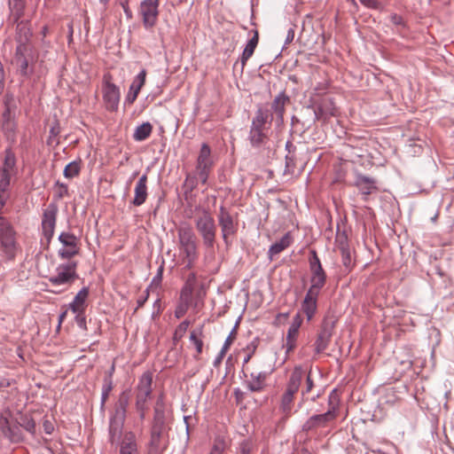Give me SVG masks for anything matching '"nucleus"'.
Instances as JSON below:
<instances>
[{
    "label": "nucleus",
    "instance_id": "1",
    "mask_svg": "<svg viewBox=\"0 0 454 454\" xmlns=\"http://www.w3.org/2000/svg\"><path fill=\"white\" fill-rule=\"evenodd\" d=\"M129 403V394L122 392L109 419L108 438L112 445L120 446V454H139L137 438L133 432H126L121 440Z\"/></svg>",
    "mask_w": 454,
    "mask_h": 454
},
{
    "label": "nucleus",
    "instance_id": "2",
    "mask_svg": "<svg viewBox=\"0 0 454 454\" xmlns=\"http://www.w3.org/2000/svg\"><path fill=\"white\" fill-rule=\"evenodd\" d=\"M271 119H270L268 110L262 107H258L252 119L247 139L251 147L262 154L270 151L271 142L269 137V130Z\"/></svg>",
    "mask_w": 454,
    "mask_h": 454
},
{
    "label": "nucleus",
    "instance_id": "3",
    "mask_svg": "<svg viewBox=\"0 0 454 454\" xmlns=\"http://www.w3.org/2000/svg\"><path fill=\"white\" fill-rule=\"evenodd\" d=\"M22 253L17 232L12 223L0 216V258L4 262H12Z\"/></svg>",
    "mask_w": 454,
    "mask_h": 454
},
{
    "label": "nucleus",
    "instance_id": "4",
    "mask_svg": "<svg viewBox=\"0 0 454 454\" xmlns=\"http://www.w3.org/2000/svg\"><path fill=\"white\" fill-rule=\"evenodd\" d=\"M337 394L336 389L333 390L329 395V404L331 408L323 414L313 415L309 418L302 425L303 432H309L317 428L326 427L337 417V404L334 403Z\"/></svg>",
    "mask_w": 454,
    "mask_h": 454
},
{
    "label": "nucleus",
    "instance_id": "5",
    "mask_svg": "<svg viewBox=\"0 0 454 454\" xmlns=\"http://www.w3.org/2000/svg\"><path fill=\"white\" fill-rule=\"evenodd\" d=\"M153 375L150 372H145L139 378L136 387V410L139 413L141 419L145 417V411L148 409L147 401L152 395Z\"/></svg>",
    "mask_w": 454,
    "mask_h": 454
},
{
    "label": "nucleus",
    "instance_id": "6",
    "mask_svg": "<svg viewBox=\"0 0 454 454\" xmlns=\"http://www.w3.org/2000/svg\"><path fill=\"white\" fill-rule=\"evenodd\" d=\"M195 226L202 238L203 244L208 248L214 247L216 235V225L211 214L203 209L195 219Z\"/></svg>",
    "mask_w": 454,
    "mask_h": 454
},
{
    "label": "nucleus",
    "instance_id": "7",
    "mask_svg": "<svg viewBox=\"0 0 454 454\" xmlns=\"http://www.w3.org/2000/svg\"><path fill=\"white\" fill-rule=\"evenodd\" d=\"M302 378V369L295 367L291 373L286 389L281 397L280 410L286 417H289L292 413L294 394L299 390Z\"/></svg>",
    "mask_w": 454,
    "mask_h": 454
},
{
    "label": "nucleus",
    "instance_id": "8",
    "mask_svg": "<svg viewBox=\"0 0 454 454\" xmlns=\"http://www.w3.org/2000/svg\"><path fill=\"white\" fill-rule=\"evenodd\" d=\"M309 263L310 272L309 290L320 293L326 284L327 276L315 250L310 251Z\"/></svg>",
    "mask_w": 454,
    "mask_h": 454
},
{
    "label": "nucleus",
    "instance_id": "9",
    "mask_svg": "<svg viewBox=\"0 0 454 454\" xmlns=\"http://www.w3.org/2000/svg\"><path fill=\"white\" fill-rule=\"evenodd\" d=\"M213 166L214 160L211 155V149L207 143H203L196 161L197 175L203 184L207 183Z\"/></svg>",
    "mask_w": 454,
    "mask_h": 454
},
{
    "label": "nucleus",
    "instance_id": "10",
    "mask_svg": "<svg viewBox=\"0 0 454 454\" xmlns=\"http://www.w3.org/2000/svg\"><path fill=\"white\" fill-rule=\"evenodd\" d=\"M76 267L75 262L59 264L56 269L57 274L50 277V283L53 286L71 285L78 278Z\"/></svg>",
    "mask_w": 454,
    "mask_h": 454
},
{
    "label": "nucleus",
    "instance_id": "11",
    "mask_svg": "<svg viewBox=\"0 0 454 454\" xmlns=\"http://www.w3.org/2000/svg\"><path fill=\"white\" fill-rule=\"evenodd\" d=\"M217 218L223 239L229 246L231 243L230 237L234 236L238 231L237 223L230 212L223 206L219 208Z\"/></svg>",
    "mask_w": 454,
    "mask_h": 454
},
{
    "label": "nucleus",
    "instance_id": "12",
    "mask_svg": "<svg viewBox=\"0 0 454 454\" xmlns=\"http://www.w3.org/2000/svg\"><path fill=\"white\" fill-rule=\"evenodd\" d=\"M160 0H143L139 6V13L142 16L143 25L148 29L154 27L159 16Z\"/></svg>",
    "mask_w": 454,
    "mask_h": 454
},
{
    "label": "nucleus",
    "instance_id": "13",
    "mask_svg": "<svg viewBox=\"0 0 454 454\" xmlns=\"http://www.w3.org/2000/svg\"><path fill=\"white\" fill-rule=\"evenodd\" d=\"M58 211L57 204L50 203L43 213L42 233L48 242L51 241L54 235Z\"/></svg>",
    "mask_w": 454,
    "mask_h": 454
},
{
    "label": "nucleus",
    "instance_id": "14",
    "mask_svg": "<svg viewBox=\"0 0 454 454\" xmlns=\"http://www.w3.org/2000/svg\"><path fill=\"white\" fill-rule=\"evenodd\" d=\"M315 114V120L326 121L337 114V108L333 98L325 97L319 102H314L310 106Z\"/></svg>",
    "mask_w": 454,
    "mask_h": 454
},
{
    "label": "nucleus",
    "instance_id": "15",
    "mask_svg": "<svg viewBox=\"0 0 454 454\" xmlns=\"http://www.w3.org/2000/svg\"><path fill=\"white\" fill-rule=\"evenodd\" d=\"M354 186L359 191L364 201H368L369 196L379 192L377 180L373 177L356 173L354 180Z\"/></svg>",
    "mask_w": 454,
    "mask_h": 454
},
{
    "label": "nucleus",
    "instance_id": "16",
    "mask_svg": "<svg viewBox=\"0 0 454 454\" xmlns=\"http://www.w3.org/2000/svg\"><path fill=\"white\" fill-rule=\"evenodd\" d=\"M33 59L32 43H17L14 56V64L22 75L27 74L29 61Z\"/></svg>",
    "mask_w": 454,
    "mask_h": 454
},
{
    "label": "nucleus",
    "instance_id": "17",
    "mask_svg": "<svg viewBox=\"0 0 454 454\" xmlns=\"http://www.w3.org/2000/svg\"><path fill=\"white\" fill-rule=\"evenodd\" d=\"M103 101L106 110L115 112L120 102V90L118 86L111 82L106 76L103 84Z\"/></svg>",
    "mask_w": 454,
    "mask_h": 454
},
{
    "label": "nucleus",
    "instance_id": "18",
    "mask_svg": "<svg viewBox=\"0 0 454 454\" xmlns=\"http://www.w3.org/2000/svg\"><path fill=\"white\" fill-rule=\"evenodd\" d=\"M145 77L146 70L142 69L140 73L135 77L134 81L129 86V92L125 98V104L132 105L136 101L140 92V90L145 85Z\"/></svg>",
    "mask_w": 454,
    "mask_h": 454
},
{
    "label": "nucleus",
    "instance_id": "19",
    "mask_svg": "<svg viewBox=\"0 0 454 454\" xmlns=\"http://www.w3.org/2000/svg\"><path fill=\"white\" fill-rule=\"evenodd\" d=\"M302 323V318L300 314H297L294 317L292 323L287 330L286 333V351H292L294 349L296 346V340L299 334V329Z\"/></svg>",
    "mask_w": 454,
    "mask_h": 454
},
{
    "label": "nucleus",
    "instance_id": "20",
    "mask_svg": "<svg viewBox=\"0 0 454 454\" xmlns=\"http://www.w3.org/2000/svg\"><path fill=\"white\" fill-rule=\"evenodd\" d=\"M164 429V426L153 424L149 442L150 450L148 454H160Z\"/></svg>",
    "mask_w": 454,
    "mask_h": 454
},
{
    "label": "nucleus",
    "instance_id": "21",
    "mask_svg": "<svg viewBox=\"0 0 454 454\" xmlns=\"http://www.w3.org/2000/svg\"><path fill=\"white\" fill-rule=\"evenodd\" d=\"M319 292L308 290L301 303V309L309 321L315 315L317 308V298Z\"/></svg>",
    "mask_w": 454,
    "mask_h": 454
},
{
    "label": "nucleus",
    "instance_id": "22",
    "mask_svg": "<svg viewBox=\"0 0 454 454\" xmlns=\"http://www.w3.org/2000/svg\"><path fill=\"white\" fill-rule=\"evenodd\" d=\"M135 196L131 201L136 207L143 205L147 199V175L144 174L141 176L135 186Z\"/></svg>",
    "mask_w": 454,
    "mask_h": 454
},
{
    "label": "nucleus",
    "instance_id": "23",
    "mask_svg": "<svg viewBox=\"0 0 454 454\" xmlns=\"http://www.w3.org/2000/svg\"><path fill=\"white\" fill-rule=\"evenodd\" d=\"M269 373L266 372H252L246 381L247 387L251 392H260L265 387V381Z\"/></svg>",
    "mask_w": 454,
    "mask_h": 454
},
{
    "label": "nucleus",
    "instance_id": "24",
    "mask_svg": "<svg viewBox=\"0 0 454 454\" xmlns=\"http://www.w3.org/2000/svg\"><path fill=\"white\" fill-rule=\"evenodd\" d=\"M290 98L285 92L278 94L272 101L271 109L276 114L278 121L283 122L286 111V105L289 103Z\"/></svg>",
    "mask_w": 454,
    "mask_h": 454
},
{
    "label": "nucleus",
    "instance_id": "25",
    "mask_svg": "<svg viewBox=\"0 0 454 454\" xmlns=\"http://www.w3.org/2000/svg\"><path fill=\"white\" fill-rule=\"evenodd\" d=\"M16 163L17 160L15 153L11 148H6L4 151L3 165L0 167V171L7 173L11 176H15L17 174Z\"/></svg>",
    "mask_w": 454,
    "mask_h": 454
},
{
    "label": "nucleus",
    "instance_id": "26",
    "mask_svg": "<svg viewBox=\"0 0 454 454\" xmlns=\"http://www.w3.org/2000/svg\"><path fill=\"white\" fill-rule=\"evenodd\" d=\"M177 237L179 248L197 244L195 234L190 226L178 228Z\"/></svg>",
    "mask_w": 454,
    "mask_h": 454
},
{
    "label": "nucleus",
    "instance_id": "27",
    "mask_svg": "<svg viewBox=\"0 0 454 454\" xmlns=\"http://www.w3.org/2000/svg\"><path fill=\"white\" fill-rule=\"evenodd\" d=\"M292 240L291 234L289 232L286 233L278 241L270 247L268 251L269 258L272 260L274 255L278 254L287 248L291 245Z\"/></svg>",
    "mask_w": 454,
    "mask_h": 454
},
{
    "label": "nucleus",
    "instance_id": "28",
    "mask_svg": "<svg viewBox=\"0 0 454 454\" xmlns=\"http://www.w3.org/2000/svg\"><path fill=\"white\" fill-rule=\"evenodd\" d=\"M89 295V288L83 287L82 288L78 294L74 296V301L69 304V309L73 312H82L84 311L85 302Z\"/></svg>",
    "mask_w": 454,
    "mask_h": 454
},
{
    "label": "nucleus",
    "instance_id": "29",
    "mask_svg": "<svg viewBox=\"0 0 454 454\" xmlns=\"http://www.w3.org/2000/svg\"><path fill=\"white\" fill-rule=\"evenodd\" d=\"M32 32L27 23L20 22L16 28L15 40L17 43H31Z\"/></svg>",
    "mask_w": 454,
    "mask_h": 454
},
{
    "label": "nucleus",
    "instance_id": "30",
    "mask_svg": "<svg viewBox=\"0 0 454 454\" xmlns=\"http://www.w3.org/2000/svg\"><path fill=\"white\" fill-rule=\"evenodd\" d=\"M12 176L0 171V210L4 207L8 200V188Z\"/></svg>",
    "mask_w": 454,
    "mask_h": 454
},
{
    "label": "nucleus",
    "instance_id": "31",
    "mask_svg": "<svg viewBox=\"0 0 454 454\" xmlns=\"http://www.w3.org/2000/svg\"><path fill=\"white\" fill-rule=\"evenodd\" d=\"M259 42V35L257 31H254L253 37L247 43L242 55H241V64L244 67L247 61L252 57L254 51Z\"/></svg>",
    "mask_w": 454,
    "mask_h": 454
},
{
    "label": "nucleus",
    "instance_id": "32",
    "mask_svg": "<svg viewBox=\"0 0 454 454\" xmlns=\"http://www.w3.org/2000/svg\"><path fill=\"white\" fill-rule=\"evenodd\" d=\"M153 131V126L150 122H144L137 126L134 131L133 138L136 141H144L148 138Z\"/></svg>",
    "mask_w": 454,
    "mask_h": 454
},
{
    "label": "nucleus",
    "instance_id": "33",
    "mask_svg": "<svg viewBox=\"0 0 454 454\" xmlns=\"http://www.w3.org/2000/svg\"><path fill=\"white\" fill-rule=\"evenodd\" d=\"M335 324L336 321L333 317H325L318 333L331 339L335 328Z\"/></svg>",
    "mask_w": 454,
    "mask_h": 454
},
{
    "label": "nucleus",
    "instance_id": "34",
    "mask_svg": "<svg viewBox=\"0 0 454 454\" xmlns=\"http://www.w3.org/2000/svg\"><path fill=\"white\" fill-rule=\"evenodd\" d=\"M335 324L336 321L333 317H325L318 333L331 339L335 328Z\"/></svg>",
    "mask_w": 454,
    "mask_h": 454
},
{
    "label": "nucleus",
    "instance_id": "35",
    "mask_svg": "<svg viewBox=\"0 0 454 454\" xmlns=\"http://www.w3.org/2000/svg\"><path fill=\"white\" fill-rule=\"evenodd\" d=\"M112 389H113L112 375H111V373H109L107 376H106L104 378V383H103L102 394H101V407H104Z\"/></svg>",
    "mask_w": 454,
    "mask_h": 454
},
{
    "label": "nucleus",
    "instance_id": "36",
    "mask_svg": "<svg viewBox=\"0 0 454 454\" xmlns=\"http://www.w3.org/2000/svg\"><path fill=\"white\" fill-rule=\"evenodd\" d=\"M59 242L63 245V247H74L78 246V239L73 233L70 232H62L59 236Z\"/></svg>",
    "mask_w": 454,
    "mask_h": 454
},
{
    "label": "nucleus",
    "instance_id": "37",
    "mask_svg": "<svg viewBox=\"0 0 454 454\" xmlns=\"http://www.w3.org/2000/svg\"><path fill=\"white\" fill-rule=\"evenodd\" d=\"M9 5L15 19L19 20L23 15L25 0H9Z\"/></svg>",
    "mask_w": 454,
    "mask_h": 454
},
{
    "label": "nucleus",
    "instance_id": "38",
    "mask_svg": "<svg viewBox=\"0 0 454 454\" xmlns=\"http://www.w3.org/2000/svg\"><path fill=\"white\" fill-rule=\"evenodd\" d=\"M19 424L21 427H23L26 431L29 432L32 434H35V422L28 415H22L20 417V420L19 421Z\"/></svg>",
    "mask_w": 454,
    "mask_h": 454
},
{
    "label": "nucleus",
    "instance_id": "39",
    "mask_svg": "<svg viewBox=\"0 0 454 454\" xmlns=\"http://www.w3.org/2000/svg\"><path fill=\"white\" fill-rule=\"evenodd\" d=\"M80 169V162L74 160L66 166L63 174L67 178H73L79 175Z\"/></svg>",
    "mask_w": 454,
    "mask_h": 454
},
{
    "label": "nucleus",
    "instance_id": "40",
    "mask_svg": "<svg viewBox=\"0 0 454 454\" xmlns=\"http://www.w3.org/2000/svg\"><path fill=\"white\" fill-rule=\"evenodd\" d=\"M180 258L198 259L197 244L179 248Z\"/></svg>",
    "mask_w": 454,
    "mask_h": 454
},
{
    "label": "nucleus",
    "instance_id": "41",
    "mask_svg": "<svg viewBox=\"0 0 454 454\" xmlns=\"http://www.w3.org/2000/svg\"><path fill=\"white\" fill-rule=\"evenodd\" d=\"M5 106H6V108L3 114V118H4L3 128L4 129L12 131L14 124L11 121V116H12L11 106H10V103L8 100L5 101Z\"/></svg>",
    "mask_w": 454,
    "mask_h": 454
},
{
    "label": "nucleus",
    "instance_id": "42",
    "mask_svg": "<svg viewBox=\"0 0 454 454\" xmlns=\"http://www.w3.org/2000/svg\"><path fill=\"white\" fill-rule=\"evenodd\" d=\"M330 340L331 339L328 338V337H325L321 334H317V338L316 340V342H315V351L317 354H320L322 353L323 351H325L329 343H330Z\"/></svg>",
    "mask_w": 454,
    "mask_h": 454
},
{
    "label": "nucleus",
    "instance_id": "43",
    "mask_svg": "<svg viewBox=\"0 0 454 454\" xmlns=\"http://www.w3.org/2000/svg\"><path fill=\"white\" fill-rule=\"evenodd\" d=\"M189 325H190V322L188 320H184L179 324V325L175 330L174 336H173V340L175 342L179 341L184 337Z\"/></svg>",
    "mask_w": 454,
    "mask_h": 454
},
{
    "label": "nucleus",
    "instance_id": "44",
    "mask_svg": "<svg viewBox=\"0 0 454 454\" xmlns=\"http://www.w3.org/2000/svg\"><path fill=\"white\" fill-rule=\"evenodd\" d=\"M79 253V247H74L71 248V247H63L59 250V255L62 259H70Z\"/></svg>",
    "mask_w": 454,
    "mask_h": 454
},
{
    "label": "nucleus",
    "instance_id": "45",
    "mask_svg": "<svg viewBox=\"0 0 454 454\" xmlns=\"http://www.w3.org/2000/svg\"><path fill=\"white\" fill-rule=\"evenodd\" d=\"M68 195V186L66 184L59 181L55 184V198L56 200H61Z\"/></svg>",
    "mask_w": 454,
    "mask_h": 454
},
{
    "label": "nucleus",
    "instance_id": "46",
    "mask_svg": "<svg viewBox=\"0 0 454 454\" xmlns=\"http://www.w3.org/2000/svg\"><path fill=\"white\" fill-rule=\"evenodd\" d=\"M335 242H336V247L340 251L349 249L348 237L345 234V232L338 233L336 236Z\"/></svg>",
    "mask_w": 454,
    "mask_h": 454
},
{
    "label": "nucleus",
    "instance_id": "47",
    "mask_svg": "<svg viewBox=\"0 0 454 454\" xmlns=\"http://www.w3.org/2000/svg\"><path fill=\"white\" fill-rule=\"evenodd\" d=\"M153 425H160L165 427V414L164 410L160 407H154Z\"/></svg>",
    "mask_w": 454,
    "mask_h": 454
},
{
    "label": "nucleus",
    "instance_id": "48",
    "mask_svg": "<svg viewBox=\"0 0 454 454\" xmlns=\"http://www.w3.org/2000/svg\"><path fill=\"white\" fill-rule=\"evenodd\" d=\"M254 449V443L251 440L247 439L239 443L238 454H250Z\"/></svg>",
    "mask_w": 454,
    "mask_h": 454
},
{
    "label": "nucleus",
    "instance_id": "49",
    "mask_svg": "<svg viewBox=\"0 0 454 454\" xmlns=\"http://www.w3.org/2000/svg\"><path fill=\"white\" fill-rule=\"evenodd\" d=\"M191 303L184 301H179V303L177 304L176 309H175V316L177 318L182 317L188 310L189 306Z\"/></svg>",
    "mask_w": 454,
    "mask_h": 454
},
{
    "label": "nucleus",
    "instance_id": "50",
    "mask_svg": "<svg viewBox=\"0 0 454 454\" xmlns=\"http://www.w3.org/2000/svg\"><path fill=\"white\" fill-rule=\"evenodd\" d=\"M341 254L342 264L347 268L350 269L353 265L350 249L340 251Z\"/></svg>",
    "mask_w": 454,
    "mask_h": 454
},
{
    "label": "nucleus",
    "instance_id": "51",
    "mask_svg": "<svg viewBox=\"0 0 454 454\" xmlns=\"http://www.w3.org/2000/svg\"><path fill=\"white\" fill-rule=\"evenodd\" d=\"M194 288L184 286L180 293V301L191 303Z\"/></svg>",
    "mask_w": 454,
    "mask_h": 454
},
{
    "label": "nucleus",
    "instance_id": "52",
    "mask_svg": "<svg viewBox=\"0 0 454 454\" xmlns=\"http://www.w3.org/2000/svg\"><path fill=\"white\" fill-rule=\"evenodd\" d=\"M76 314V317H75V322H76V325L82 330H87V325H86V317L84 316V313L83 311L82 312H74Z\"/></svg>",
    "mask_w": 454,
    "mask_h": 454
},
{
    "label": "nucleus",
    "instance_id": "53",
    "mask_svg": "<svg viewBox=\"0 0 454 454\" xmlns=\"http://www.w3.org/2000/svg\"><path fill=\"white\" fill-rule=\"evenodd\" d=\"M234 339H235V328L232 329L231 333L226 338L221 349H223V352H227L228 349L230 348L231 345L232 344Z\"/></svg>",
    "mask_w": 454,
    "mask_h": 454
},
{
    "label": "nucleus",
    "instance_id": "54",
    "mask_svg": "<svg viewBox=\"0 0 454 454\" xmlns=\"http://www.w3.org/2000/svg\"><path fill=\"white\" fill-rule=\"evenodd\" d=\"M255 348H256V346L254 343H251L250 345H248L247 347L246 351L247 353V355H246V356L244 357V360H243V367L245 366V364H247L250 361L253 354L254 353Z\"/></svg>",
    "mask_w": 454,
    "mask_h": 454
},
{
    "label": "nucleus",
    "instance_id": "55",
    "mask_svg": "<svg viewBox=\"0 0 454 454\" xmlns=\"http://www.w3.org/2000/svg\"><path fill=\"white\" fill-rule=\"evenodd\" d=\"M196 283H197L196 273L191 272L185 280L184 286H188V287L195 288Z\"/></svg>",
    "mask_w": 454,
    "mask_h": 454
},
{
    "label": "nucleus",
    "instance_id": "56",
    "mask_svg": "<svg viewBox=\"0 0 454 454\" xmlns=\"http://www.w3.org/2000/svg\"><path fill=\"white\" fill-rule=\"evenodd\" d=\"M180 264L184 266V270H191L197 259L192 258H180Z\"/></svg>",
    "mask_w": 454,
    "mask_h": 454
},
{
    "label": "nucleus",
    "instance_id": "57",
    "mask_svg": "<svg viewBox=\"0 0 454 454\" xmlns=\"http://www.w3.org/2000/svg\"><path fill=\"white\" fill-rule=\"evenodd\" d=\"M202 329H203V326H200L198 330H194L190 334V340L194 344L196 343V340H200L201 339L199 338L198 335L201 336L202 335Z\"/></svg>",
    "mask_w": 454,
    "mask_h": 454
},
{
    "label": "nucleus",
    "instance_id": "58",
    "mask_svg": "<svg viewBox=\"0 0 454 454\" xmlns=\"http://www.w3.org/2000/svg\"><path fill=\"white\" fill-rule=\"evenodd\" d=\"M310 372L308 373L307 375V378H306V388L305 390L302 391V395H305L309 392L311 391V389L313 388L314 387V382H313V380L311 379V375H310Z\"/></svg>",
    "mask_w": 454,
    "mask_h": 454
},
{
    "label": "nucleus",
    "instance_id": "59",
    "mask_svg": "<svg viewBox=\"0 0 454 454\" xmlns=\"http://www.w3.org/2000/svg\"><path fill=\"white\" fill-rule=\"evenodd\" d=\"M148 297H149V290H148V289H146V290L145 291V295H142V296H140V297L137 299V309H136V310H137V309H138L139 308H141V307H143V306H144V304H145V301H147Z\"/></svg>",
    "mask_w": 454,
    "mask_h": 454
},
{
    "label": "nucleus",
    "instance_id": "60",
    "mask_svg": "<svg viewBox=\"0 0 454 454\" xmlns=\"http://www.w3.org/2000/svg\"><path fill=\"white\" fill-rule=\"evenodd\" d=\"M163 270H164V262H162V263L159 267L156 275L153 278V283H160L161 281Z\"/></svg>",
    "mask_w": 454,
    "mask_h": 454
},
{
    "label": "nucleus",
    "instance_id": "61",
    "mask_svg": "<svg viewBox=\"0 0 454 454\" xmlns=\"http://www.w3.org/2000/svg\"><path fill=\"white\" fill-rule=\"evenodd\" d=\"M223 450V446L220 443H215L212 447L209 454H222Z\"/></svg>",
    "mask_w": 454,
    "mask_h": 454
},
{
    "label": "nucleus",
    "instance_id": "62",
    "mask_svg": "<svg viewBox=\"0 0 454 454\" xmlns=\"http://www.w3.org/2000/svg\"><path fill=\"white\" fill-rule=\"evenodd\" d=\"M43 429L46 434H51L54 430V426L51 421L45 420L43 422Z\"/></svg>",
    "mask_w": 454,
    "mask_h": 454
},
{
    "label": "nucleus",
    "instance_id": "63",
    "mask_svg": "<svg viewBox=\"0 0 454 454\" xmlns=\"http://www.w3.org/2000/svg\"><path fill=\"white\" fill-rule=\"evenodd\" d=\"M225 354H226V352H223V349L220 350L219 354L217 355V356L215 357V359L214 361V365L215 366H217L218 364H221V362L223 361Z\"/></svg>",
    "mask_w": 454,
    "mask_h": 454
},
{
    "label": "nucleus",
    "instance_id": "64",
    "mask_svg": "<svg viewBox=\"0 0 454 454\" xmlns=\"http://www.w3.org/2000/svg\"><path fill=\"white\" fill-rule=\"evenodd\" d=\"M194 346L196 348V351H197V354H198L197 356H195V358H198V356L202 353V348H203V341H202V340H196V343H194Z\"/></svg>",
    "mask_w": 454,
    "mask_h": 454
}]
</instances>
